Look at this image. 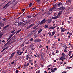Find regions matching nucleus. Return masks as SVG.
I'll return each instance as SVG.
<instances>
[{"label":"nucleus","instance_id":"obj_52","mask_svg":"<svg viewBox=\"0 0 73 73\" xmlns=\"http://www.w3.org/2000/svg\"><path fill=\"white\" fill-rule=\"evenodd\" d=\"M72 34L71 33H69V36H71V35H72Z\"/></svg>","mask_w":73,"mask_h":73},{"label":"nucleus","instance_id":"obj_17","mask_svg":"<svg viewBox=\"0 0 73 73\" xmlns=\"http://www.w3.org/2000/svg\"><path fill=\"white\" fill-rule=\"evenodd\" d=\"M54 34H55V31L53 32L51 35V36H54Z\"/></svg>","mask_w":73,"mask_h":73},{"label":"nucleus","instance_id":"obj_33","mask_svg":"<svg viewBox=\"0 0 73 73\" xmlns=\"http://www.w3.org/2000/svg\"><path fill=\"white\" fill-rule=\"evenodd\" d=\"M27 62H25V64H24V66L25 67L26 66L27 67Z\"/></svg>","mask_w":73,"mask_h":73},{"label":"nucleus","instance_id":"obj_56","mask_svg":"<svg viewBox=\"0 0 73 73\" xmlns=\"http://www.w3.org/2000/svg\"><path fill=\"white\" fill-rule=\"evenodd\" d=\"M37 72H38V73H40V70H39L37 71Z\"/></svg>","mask_w":73,"mask_h":73},{"label":"nucleus","instance_id":"obj_64","mask_svg":"<svg viewBox=\"0 0 73 73\" xmlns=\"http://www.w3.org/2000/svg\"><path fill=\"white\" fill-rule=\"evenodd\" d=\"M62 73H66V71H64L62 72Z\"/></svg>","mask_w":73,"mask_h":73},{"label":"nucleus","instance_id":"obj_53","mask_svg":"<svg viewBox=\"0 0 73 73\" xmlns=\"http://www.w3.org/2000/svg\"><path fill=\"white\" fill-rule=\"evenodd\" d=\"M7 8V6H6V5L4 7H3V9H4V8Z\"/></svg>","mask_w":73,"mask_h":73},{"label":"nucleus","instance_id":"obj_19","mask_svg":"<svg viewBox=\"0 0 73 73\" xmlns=\"http://www.w3.org/2000/svg\"><path fill=\"white\" fill-rule=\"evenodd\" d=\"M15 35V33H14L13 34H11V35L9 37L11 38L13 36V35Z\"/></svg>","mask_w":73,"mask_h":73},{"label":"nucleus","instance_id":"obj_54","mask_svg":"<svg viewBox=\"0 0 73 73\" xmlns=\"http://www.w3.org/2000/svg\"><path fill=\"white\" fill-rule=\"evenodd\" d=\"M62 55L63 56H65V54H64V53H62Z\"/></svg>","mask_w":73,"mask_h":73},{"label":"nucleus","instance_id":"obj_27","mask_svg":"<svg viewBox=\"0 0 73 73\" xmlns=\"http://www.w3.org/2000/svg\"><path fill=\"white\" fill-rule=\"evenodd\" d=\"M45 28H48L49 27V26L48 25H46L45 26Z\"/></svg>","mask_w":73,"mask_h":73},{"label":"nucleus","instance_id":"obj_6","mask_svg":"<svg viewBox=\"0 0 73 73\" xmlns=\"http://www.w3.org/2000/svg\"><path fill=\"white\" fill-rule=\"evenodd\" d=\"M33 25H34V23L32 24L30 26L27 27V29H29V28H31V27H32V26H33Z\"/></svg>","mask_w":73,"mask_h":73},{"label":"nucleus","instance_id":"obj_12","mask_svg":"<svg viewBox=\"0 0 73 73\" xmlns=\"http://www.w3.org/2000/svg\"><path fill=\"white\" fill-rule=\"evenodd\" d=\"M42 31V29H40L38 31V34H40V33H41V32Z\"/></svg>","mask_w":73,"mask_h":73},{"label":"nucleus","instance_id":"obj_63","mask_svg":"<svg viewBox=\"0 0 73 73\" xmlns=\"http://www.w3.org/2000/svg\"><path fill=\"white\" fill-rule=\"evenodd\" d=\"M52 55H55V54L54 53V52H53L52 53Z\"/></svg>","mask_w":73,"mask_h":73},{"label":"nucleus","instance_id":"obj_50","mask_svg":"<svg viewBox=\"0 0 73 73\" xmlns=\"http://www.w3.org/2000/svg\"><path fill=\"white\" fill-rule=\"evenodd\" d=\"M54 72H55V71H54V70H51V72H52V73H54Z\"/></svg>","mask_w":73,"mask_h":73},{"label":"nucleus","instance_id":"obj_9","mask_svg":"<svg viewBox=\"0 0 73 73\" xmlns=\"http://www.w3.org/2000/svg\"><path fill=\"white\" fill-rule=\"evenodd\" d=\"M61 14H62V11H60L59 12V13L57 15V16H58V17H59V16H60V15H61Z\"/></svg>","mask_w":73,"mask_h":73},{"label":"nucleus","instance_id":"obj_32","mask_svg":"<svg viewBox=\"0 0 73 73\" xmlns=\"http://www.w3.org/2000/svg\"><path fill=\"white\" fill-rule=\"evenodd\" d=\"M11 38L9 37L7 39V41H9V40L10 39H11Z\"/></svg>","mask_w":73,"mask_h":73},{"label":"nucleus","instance_id":"obj_36","mask_svg":"<svg viewBox=\"0 0 73 73\" xmlns=\"http://www.w3.org/2000/svg\"><path fill=\"white\" fill-rule=\"evenodd\" d=\"M33 32H34V31H33V32H31V33H30V35H32L33 34Z\"/></svg>","mask_w":73,"mask_h":73},{"label":"nucleus","instance_id":"obj_25","mask_svg":"<svg viewBox=\"0 0 73 73\" xmlns=\"http://www.w3.org/2000/svg\"><path fill=\"white\" fill-rule=\"evenodd\" d=\"M3 35V33L0 34V38H1L2 37Z\"/></svg>","mask_w":73,"mask_h":73},{"label":"nucleus","instance_id":"obj_22","mask_svg":"<svg viewBox=\"0 0 73 73\" xmlns=\"http://www.w3.org/2000/svg\"><path fill=\"white\" fill-rule=\"evenodd\" d=\"M21 31V29H20L18 31H17V32H16V35H17V33H19V32H20V31Z\"/></svg>","mask_w":73,"mask_h":73},{"label":"nucleus","instance_id":"obj_40","mask_svg":"<svg viewBox=\"0 0 73 73\" xmlns=\"http://www.w3.org/2000/svg\"><path fill=\"white\" fill-rule=\"evenodd\" d=\"M24 23V25H27V24H28L27 22H26Z\"/></svg>","mask_w":73,"mask_h":73},{"label":"nucleus","instance_id":"obj_4","mask_svg":"<svg viewBox=\"0 0 73 73\" xmlns=\"http://www.w3.org/2000/svg\"><path fill=\"white\" fill-rule=\"evenodd\" d=\"M41 39H36L35 40V42H41Z\"/></svg>","mask_w":73,"mask_h":73},{"label":"nucleus","instance_id":"obj_55","mask_svg":"<svg viewBox=\"0 0 73 73\" xmlns=\"http://www.w3.org/2000/svg\"><path fill=\"white\" fill-rule=\"evenodd\" d=\"M15 52L13 53H12V54H11V55H13V56H14V54H15Z\"/></svg>","mask_w":73,"mask_h":73},{"label":"nucleus","instance_id":"obj_43","mask_svg":"<svg viewBox=\"0 0 73 73\" xmlns=\"http://www.w3.org/2000/svg\"><path fill=\"white\" fill-rule=\"evenodd\" d=\"M32 11H33L34 9H36V7H35L34 8H33L32 9Z\"/></svg>","mask_w":73,"mask_h":73},{"label":"nucleus","instance_id":"obj_61","mask_svg":"<svg viewBox=\"0 0 73 73\" xmlns=\"http://www.w3.org/2000/svg\"><path fill=\"white\" fill-rule=\"evenodd\" d=\"M72 54H71V53H69V54H68V55H69V56H71V55Z\"/></svg>","mask_w":73,"mask_h":73},{"label":"nucleus","instance_id":"obj_1","mask_svg":"<svg viewBox=\"0 0 73 73\" xmlns=\"http://www.w3.org/2000/svg\"><path fill=\"white\" fill-rule=\"evenodd\" d=\"M46 19H44L43 20H42L40 23L39 24L40 25H41V24H44V23H45L47 21V20H46Z\"/></svg>","mask_w":73,"mask_h":73},{"label":"nucleus","instance_id":"obj_31","mask_svg":"<svg viewBox=\"0 0 73 73\" xmlns=\"http://www.w3.org/2000/svg\"><path fill=\"white\" fill-rule=\"evenodd\" d=\"M33 38H32L30 39V41H33Z\"/></svg>","mask_w":73,"mask_h":73},{"label":"nucleus","instance_id":"obj_62","mask_svg":"<svg viewBox=\"0 0 73 73\" xmlns=\"http://www.w3.org/2000/svg\"><path fill=\"white\" fill-rule=\"evenodd\" d=\"M17 52H20V51L19 50H17Z\"/></svg>","mask_w":73,"mask_h":73},{"label":"nucleus","instance_id":"obj_18","mask_svg":"<svg viewBox=\"0 0 73 73\" xmlns=\"http://www.w3.org/2000/svg\"><path fill=\"white\" fill-rule=\"evenodd\" d=\"M51 22H52V19H49L48 21V23H50Z\"/></svg>","mask_w":73,"mask_h":73},{"label":"nucleus","instance_id":"obj_5","mask_svg":"<svg viewBox=\"0 0 73 73\" xmlns=\"http://www.w3.org/2000/svg\"><path fill=\"white\" fill-rule=\"evenodd\" d=\"M60 28L61 29V32H64L65 31V29H64V28H63V27H60Z\"/></svg>","mask_w":73,"mask_h":73},{"label":"nucleus","instance_id":"obj_28","mask_svg":"<svg viewBox=\"0 0 73 73\" xmlns=\"http://www.w3.org/2000/svg\"><path fill=\"white\" fill-rule=\"evenodd\" d=\"M53 10H54L52 8H51L49 9V11H53Z\"/></svg>","mask_w":73,"mask_h":73},{"label":"nucleus","instance_id":"obj_58","mask_svg":"<svg viewBox=\"0 0 73 73\" xmlns=\"http://www.w3.org/2000/svg\"><path fill=\"white\" fill-rule=\"evenodd\" d=\"M68 38H70V36H68Z\"/></svg>","mask_w":73,"mask_h":73},{"label":"nucleus","instance_id":"obj_41","mask_svg":"<svg viewBox=\"0 0 73 73\" xmlns=\"http://www.w3.org/2000/svg\"><path fill=\"white\" fill-rule=\"evenodd\" d=\"M23 52H20L19 54V55H21V54H23Z\"/></svg>","mask_w":73,"mask_h":73},{"label":"nucleus","instance_id":"obj_57","mask_svg":"<svg viewBox=\"0 0 73 73\" xmlns=\"http://www.w3.org/2000/svg\"><path fill=\"white\" fill-rule=\"evenodd\" d=\"M36 63V61H35L34 62V64H35Z\"/></svg>","mask_w":73,"mask_h":73},{"label":"nucleus","instance_id":"obj_37","mask_svg":"<svg viewBox=\"0 0 73 73\" xmlns=\"http://www.w3.org/2000/svg\"><path fill=\"white\" fill-rule=\"evenodd\" d=\"M50 40H49L47 42V44H48L49 43H50Z\"/></svg>","mask_w":73,"mask_h":73},{"label":"nucleus","instance_id":"obj_34","mask_svg":"<svg viewBox=\"0 0 73 73\" xmlns=\"http://www.w3.org/2000/svg\"><path fill=\"white\" fill-rule=\"evenodd\" d=\"M57 45V43L56 42H55L53 44V46H55V45Z\"/></svg>","mask_w":73,"mask_h":73},{"label":"nucleus","instance_id":"obj_59","mask_svg":"<svg viewBox=\"0 0 73 73\" xmlns=\"http://www.w3.org/2000/svg\"><path fill=\"white\" fill-rule=\"evenodd\" d=\"M39 48H42V45H40L39 46Z\"/></svg>","mask_w":73,"mask_h":73},{"label":"nucleus","instance_id":"obj_16","mask_svg":"<svg viewBox=\"0 0 73 73\" xmlns=\"http://www.w3.org/2000/svg\"><path fill=\"white\" fill-rule=\"evenodd\" d=\"M65 57L62 56L61 57H60V60H65Z\"/></svg>","mask_w":73,"mask_h":73},{"label":"nucleus","instance_id":"obj_60","mask_svg":"<svg viewBox=\"0 0 73 73\" xmlns=\"http://www.w3.org/2000/svg\"><path fill=\"white\" fill-rule=\"evenodd\" d=\"M29 43H30V42H28L27 43H26V44H29Z\"/></svg>","mask_w":73,"mask_h":73},{"label":"nucleus","instance_id":"obj_49","mask_svg":"<svg viewBox=\"0 0 73 73\" xmlns=\"http://www.w3.org/2000/svg\"><path fill=\"white\" fill-rule=\"evenodd\" d=\"M70 58H73V54L72 55V56H70Z\"/></svg>","mask_w":73,"mask_h":73},{"label":"nucleus","instance_id":"obj_38","mask_svg":"<svg viewBox=\"0 0 73 73\" xmlns=\"http://www.w3.org/2000/svg\"><path fill=\"white\" fill-rule=\"evenodd\" d=\"M46 47L47 48V51H48V50L49 49V48H48V46H46Z\"/></svg>","mask_w":73,"mask_h":73},{"label":"nucleus","instance_id":"obj_2","mask_svg":"<svg viewBox=\"0 0 73 73\" xmlns=\"http://www.w3.org/2000/svg\"><path fill=\"white\" fill-rule=\"evenodd\" d=\"M12 3H11V1H10L6 5V6L7 7V8L8 7V6L9 5H11Z\"/></svg>","mask_w":73,"mask_h":73},{"label":"nucleus","instance_id":"obj_46","mask_svg":"<svg viewBox=\"0 0 73 73\" xmlns=\"http://www.w3.org/2000/svg\"><path fill=\"white\" fill-rule=\"evenodd\" d=\"M18 72H19V70H16L15 71L16 73H18Z\"/></svg>","mask_w":73,"mask_h":73},{"label":"nucleus","instance_id":"obj_13","mask_svg":"<svg viewBox=\"0 0 73 73\" xmlns=\"http://www.w3.org/2000/svg\"><path fill=\"white\" fill-rule=\"evenodd\" d=\"M9 25H8L5 26L4 27H3V29H5V28H8V27H9Z\"/></svg>","mask_w":73,"mask_h":73},{"label":"nucleus","instance_id":"obj_21","mask_svg":"<svg viewBox=\"0 0 73 73\" xmlns=\"http://www.w3.org/2000/svg\"><path fill=\"white\" fill-rule=\"evenodd\" d=\"M8 48V47H6V48H5L4 49H3L2 51H1V52H4V50H5L6 49H7Z\"/></svg>","mask_w":73,"mask_h":73},{"label":"nucleus","instance_id":"obj_23","mask_svg":"<svg viewBox=\"0 0 73 73\" xmlns=\"http://www.w3.org/2000/svg\"><path fill=\"white\" fill-rule=\"evenodd\" d=\"M32 17V16L30 15H29L27 16V18H28V19H30V18H31Z\"/></svg>","mask_w":73,"mask_h":73},{"label":"nucleus","instance_id":"obj_35","mask_svg":"<svg viewBox=\"0 0 73 73\" xmlns=\"http://www.w3.org/2000/svg\"><path fill=\"white\" fill-rule=\"evenodd\" d=\"M58 52H59V51L58 50H56V53H58Z\"/></svg>","mask_w":73,"mask_h":73},{"label":"nucleus","instance_id":"obj_3","mask_svg":"<svg viewBox=\"0 0 73 73\" xmlns=\"http://www.w3.org/2000/svg\"><path fill=\"white\" fill-rule=\"evenodd\" d=\"M58 9L59 10H61V11H64V10H65V7L63 6L62 7L59 8Z\"/></svg>","mask_w":73,"mask_h":73},{"label":"nucleus","instance_id":"obj_20","mask_svg":"<svg viewBox=\"0 0 73 73\" xmlns=\"http://www.w3.org/2000/svg\"><path fill=\"white\" fill-rule=\"evenodd\" d=\"M61 5H62V3H61V2H60L59 3L57 4V5L58 6H60Z\"/></svg>","mask_w":73,"mask_h":73},{"label":"nucleus","instance_id":"obj_47","mask_svg":"<svg viewBox=\"0 0 73 73\" xmlns=\"http://www.w3.org/2000/svg\"><path fill=\"white\" fill-rule=\"evenodd\" d=\"M57 70V68H55L54 69V70L55 71V70Z\"/></svg>","mask_w":73,"mask_h":73},{"label":"nucleus","instance_id":"obj_51","mask_svg":"<svg viewBox=\"0 0 73 73\" xmlns=\"http://www.w3.org/2000/svg\"><path fill=\"white\" fill-rule=\"evenodd\" d=\"M52 48L53 50H54V49H55L54 48V47L53 46H52Z\"/></svg>","mask_w":73,"mask_h":73},{"label":"nucleus","instance_id":"obj_42","mask_svg":"<svg viewBox=\"0 0 73 73\" xmlns=\"http://www.w3.org/2000/svg\"><path fill=\"white\" fill-rule=\"evenodd\" d=\"M29 65V63H27V64H26V67H27V66H28V65Z\"/></svg>","mask_w":73,"mask_h":73},{"label":"nucleus","instance_id":"obj_8","mask_svg":"<svg viewBox=\"0 0 73 73\" xmlns=\"http://www.w3.org/2000/svg\"><path fill=\"white\" fill-rule=\"evenodd\" d=\"M0 25L1 27H3L4 26V24L2 22H0Z\"/></svg>","mask_w":73,"mask_h":73},{"label":"nucleus","instance_id":"obj_14","mask_svg":"<svg viewBox=\"0 0 73 73\" xmlns=\"http://www.w3.org/2000/svg\"><path fill=\"white\" fill-rule=\"evenodd\" d=\"M22 21L23 22H25V21H27V19H26V20H25V19L24 18H23L22 19Z\"/></svg>","mask_w":73,"mask_h":73},{"label":"nucleus","instance_id":"obj_30","mask_svg":"<svg viewBox=\"0 0 73 73\" xmlns=\"http://www.w3.org/2000/svg\"><path fill=\"white\" fill-rule=\"evenodd\" d=\"M30 22H31L30 20H29L28 21H26L27 24H28V23H30Z\"/></svg>","mask_w":73,"mask_h":73},{"label":"nucleus","instance_id":"obj_11","mask_svg":"<svg viewBox=\"0 0 73 73\" xmlns=\"http://www.w3.org/2000/svg\"><path fill=\"white\" fill-rule=\"evenodd\" d=\"M23 24V22H19L18 24V26H20L21 25V24Z\"/></svg>","mask_w":73,"mask_h":73},{"label":"nucleus","instance_id":"obj_48","mask_svg":"<svg viewBox=\"0 0 73 73\" xmlns=\"http://www.w3.org/2000/svg\"><path fill=\"white\" fill-rule=\"evenodd\" d=\"M37 26H35V27H33V29H36V28H37Z\"/></svg>","mask_w":73,"mask_h":73},{"label":"nucleus","instance_id":"obj_29","mask_svg":"<svg viewBox=\"0 0 73 73\" xmlns=\"http://www.w3.org/2000/svg\"><path fill=\"white\" fill-rule=\"evenodd\" d=\"M32 3H31L29 5V7H31L32 6Z\"/></svg>","mask_w":73,"mask_h":73},{"label":"nucleus","instance_id":"obj_26","mask_svg":"<svg viewBox=\"0 0 73 73\" xmlns=\"http://www.w3.org/2000/svg\"><path fill=\"white\" fill-rule=\"evenodd\" d=\"M49 29H54V28H53V26L50 27L49 28Z\"/></svg>","mask_w":73,"mask_h":73},{"label":"nucleus","instance_id":"obj_7","mask_svg":"<svg viewBox=\"0 0 73 73\" xmlns=\"http://www.w3.org/2000/svg\"><path fill=\"white\" fill-rule=\"evenodd\" d=\"M40 56L42 58L44 57V53L42 52H41L40 53Z\"/></svg>","mask_w":73,"mask_h":73},{"label":"nucleus","instance_id":"obj_15","mask_svg":"<svg viewBox=\"0 0 73 73\" xmlns=\"http://www.w3.org/2000/svg\"><path fill=\"white\" fill-rule=\"evenodd\" d=\"M56 7H57V5L55 4L53 6V7H52V8H53V9L54 10V9H55V8H56Z\"/></svg>","mask_w":73,"mask_h":73},{"label":"nucleus","instance_id":"obj_10","mask_svg":"<svg viewBox=\"0 0 73 73\" xmlns=\"http://www.w3.org/2000/svg\"><path fill=\"white\" fill-rule=\"evenodd\" d=\"M59 17H58V16L57 15L56 16H55V17H52V19H57Z\"/></svg>","mask_w":73,"mask_h":73},{"label":"nucleus","instance_id":"obj_39","mask_svg":"<svg viewBox=\"0 0 73 73\" xmlns=\"http://www.w3.org/2000/svg\"><path fill=\"white\" fill-rule=\"evenodd\" d=\"M29 63H31L32 62V60H30L29 61Z\"/></svg>","mask_w":73,"mask_h":73},{"label":"nucleus","instance_id":"obj_45","mask_svg":"<svg viewBox=\"0 0 73 73\" xmlns=\"http://www.w3.org/2000/svg\"><path fill=\"white\" fill-rule=\"evenodd\" d=\"M11 41V39H10L7 42V43H9V42H10V41Z\"/></svg>","mask_w":73,"mask_h":73},{"label":"nucleus","instance_id":"obj_24","mask_svg":"<svg viewBox=\"0 0 73 73\" xmlns=\"http://www.w3.org/2000/svg\"><path fill=\"white\" fill-rule=\"evenodd\" d=\"M13 55H11L10 56V58H9V60H10L11 58H13Z\"/></svg>","mask_w":73,"mask_h":73},{"label":"nucleus","instance_id":"obj_44","mask_svg":"<svg viewBox=\"0 0 73 73\" xmlns=\"http://www.w3.org/2000/svg\"><path fill=\"white\" fill-rule=\"evenodd\" d=\"M15 30H13L11 32V33H13V32H15Z\"/></svg>","mask_w":73,"mask_h":73}]
</instances>
